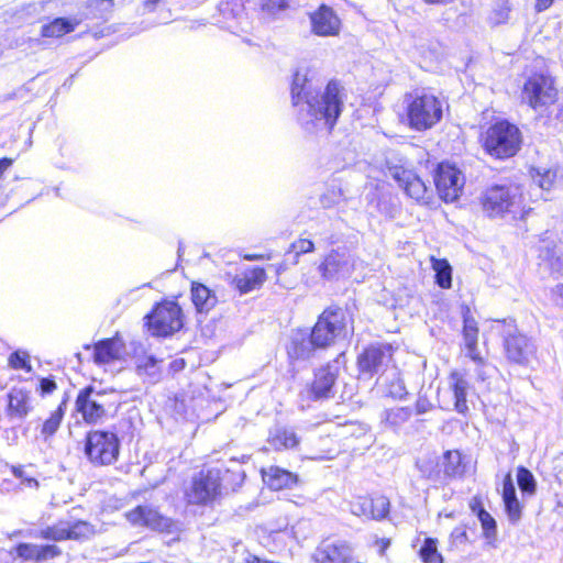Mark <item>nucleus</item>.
I'll return each instance as SVG.
<instances>
[{
    "instance_id": "15",
    "label": "nucleus",
    "mask_w": 563,
    "mask_h": 563,
    "mask_svg": "<svg viewBox=\"0 0 563 563\" xmlns=\"http://www.w3.org/2000/svg\"><path fill=\"white\" fill-rule=\"evenodd\" d=\"M390 503L385 496L357 497L350 503V511L367 520H383L389 514Z\"/></svg>"
},
{
    "instance_id": "41",
    "label": "nucleus",
    "mask_w": 563,
    "mask_h": 563,
    "mask_svg": "<svg viewBox=\"0 0 563 563\" xmlns=\"http://www.w3.org/2000/svg\"><path fill=\"white\" fill-rule=\"evenodd\" d=\"M416 465L424 478L437 479L440 474L438 462L433 457L419 459Z\"/></svg>"
},
{
    "instance_id": "13",
    "label": "nucleus",
    "mask_w": 563,
    "mask_h": 563,
    "mask_svg": "<svg viewBox=\"0 0 563 563\" xmlns=\"http://www.w3.org/2000/svg\"><path fill=\"white\" fill-rule=\"evenodd\" d=\"M354 265V256L345 247H338L324 257L318 266V271L322 278L334 280L350 276Z\"/></svg>"
},
{
    "instance_id": "49",
    "label": "nucleus",
    "mask_w": 563,
    "mask_h": 563,
    "mask_svg": "<svg viewBox=\"0 0 563 563\" xmlns=\"http://www.w3.org/2000/svg\"><path fill=\"white\" fill-rule=\"evenodd\" d=\"M388 395L395 399H402L407 395L404 382L399 378L393 380L388 387Z\"/></svg>"
},
{
    "instance_id": "43",
    "label": "nucleus",
    "mask_w": 563,
    "mask_h": 563,
    "mask_svg": "<svg viewBox=\"0 0 563 563\" xmlns=\"http://www.w3.org/2000/svg\"><path fill=\"white\" fill-rule=\"evenodd\" d=\"M314 251V243L308 239H299L290 245L288 255L294 256L292 264L298 263V257L301 254L311 253Z\"/></svg>"
},
{
    "instance_id": "26",
    "label": "nucleus",
    "mask_w": 563,
    "mask_h": 563,
    "mask_svg": "<svg viewBox=\"0 0 563 563\" xmlns=\"http://www.w3.org/2000/svg\"><path fill=\"white\" fill-rule=\"evenodd\" d=\"M449 384L454 396V409L459 413L465 415L468 411L466 401L467 390L470 389L468 382L462 373L454 371L450 374Z\"/></svg>"
},
{
    "instance_id": "32",
    "label": "nucleus",
    "mask_w": 563,
    "mask_h": 563,
    "mask_svg": "<svg viewBox=\"0 0 563 563\" xmlns=\"http://www.w3.org/2000/svg\"><path fill=\"white\" fill-rule=\"evenodd\" d=\"M432 268L435 273V283L443 289L452 286V267L446 260L431 257Z\"/></svg>"
},
{
    "instance_id": "44",
    "label": "nucleus",
    "mask_w": 563,
    "mask_h": 563,
    "mask_svg": "<svg viewBox=\"0 0 563 563\" xmlns=\"http://www.w3.org/2000/svg\"><path fill=\"white\" fill-rule=\"evenodd\" d=\"M463 323L464 342H470V344L472 345L474 341H477L478 338L477 322L467 312L463 317Z\"/></svg>"
},
{
    "instance_id": "9",
    "label": "nucleus",
    "mask_w": 563,
    "mask_h": 563,
    "mask_svg": "<svg viewBox=\"0 0 563 563\" xmlns=\"http://www.w3.org/2000/svg\"><path fill=\"white\" fill-rule=\"evenodd\" d=\"M559 91L551 75L533 74L529 76L521 90L522 102L534 111L542 112L558 101Z\"/></svg>"
},
{
    "instance_id": "4",
    "label": "nucleus",
    "mask_w": 563,
    "mask_h": 563,
    "mask_svg": "<svg viewBox=\"0 0 563 563\" xmlns=\"http://www.w3.org/2000/svg\"><path fill=\"white\" fill-rule=\"evenodd\" d=\"M521 132L508 121H498L482 134L485 152L492 157L505 159L512 157L520 150Z\"/></svg>"
},
{
    "instance_id": "36",
    "label": "nucleus",
    "mask_w": 563,
    "mask_h": 563,
    "mask_svg": "<svg viewBox=\"0 0 563 563\" xmlns=\"http://www.w3.org/2000/svg\"><path fill=\"white\" fill-rule=\"evenodd\" d=\"M471 508L474 512L477 514L478 520L481 521L482 528L484 530V534L486 538H489L490 536H494L496 533V521L490 516L489 512H487L482 506L481 503L476 499H474L471 503Z\"/></svg>"
},
{
    "instance_id": "48",
    "label": "nucleus",
    "mask_w": 563,
    "mask_h": 563,
    "mask_svg": "<svg viewBox=\"0 0 563 563\" xmlns=\"http://www.w3.org/2000/svg\"><path fill=\"white\" fill-rule=\"evenodd\" d=\"M506 512L511 522H517L521 517V506L518 499L504 501Z\"/></svg>"
},
{
    "instance_id": "25",
    "label": "nucleus",
    "mask_w": 563,
    "mask_h": 563,
    "mask_svg": "<svg viewBox=\"0 0 563 563\" xmlns=\"http://www.w3.org/2000/svg\"><path fill=\"white\" fill-rule=\"evenodd\" d=\"M264 483L273 490L290 488L297 481V476L278 466H269L262 470Z\"/></svg>"
},
{
    "instance_id": "35",
    "label": "nucleus",
    "mask_w": 563,
    "mask_h": 563,
    "mask_svg": "<svg viewBox=\"0 0 563 563\" xmlns=\"http://www.w3.org/2000/svg\"><path fill=\"white\" fill-rule=\"evenodd\" d=\"M412 416L409 407H396L385 411L384 421L389 427L397 429L405 424Z\"/></svg>"
},
{
    "instance_id": "50",
    "label": "nucleus",
    "mask_w": 563,
    "mask_h": 563,
    "mask_svg": "<svg viewBox=\"0 0 563 563\" xmlns=\"http://www.w3.org/2000/svg\"><path fill=\"white\" fill-rule=\"evenodd\" d=\"M518 499L516 488L510 474H507L503 485V501Z\"/></svg>"
},
{
    "instance_id": "54",
    "label": "nucleus",
    "mask_w": 563,
    "mask_h": 563,
    "mask_svg": "<svg viewBox=\"0 0 563 563\" xmlns=\"http://www.w3.org/2000/svg\"><path fill=\"white\" fill-rule=\"evenodd\" d=\"M465 347L467 350V356L471 357L476 363H482V357L477 350V341L471 345L470 342H465Z\"/></svg>"
},
{
    "instance_id": "1",
    "label": "nucleus",
    "mask_w": 563,
    "mask_h": 563,
    "mask_svg": "<svg viewBox=\"0 0 563 563\" xmlns=\"http://www.w3.org/2000/svg\"><path fill=\"white\" fill-rule=\"evenodd\" d=\"M344 88L331 80L322 92L308 70H298L291 84V101L297 109V120L308 133H329L344 107Z\"/></svg>"
},
{
    "instance_id": "14",
    "label": "nucleus",
    "mask_w": 563,
    "mask_h": 563,
    "mask_svg": "<svg viewBox=\"0 0 563 563\" xmlns=\"http://www.w3.org/2000/svg\"><path fill=\"white\" fill-rule=\"evenodd\" d=\"M352 545L344 540H323L314 552L317 563H354Z\"/></svg>"
},
{
    "instance_id": "60",
    "label": "nucleus",
    "mask_w": 563,
    "mask_h": 563,
    "mask_svg": "<svg viewBox=\"0 0 563 563\" xmlns=\"http://www.w3.org/2000/svg\"><path fill=\"white\" fill-rule=\"evenodd\" d=\"M551 266L553 269L561 272L563 271V258L558 256L553 262H551Z\"/></svg>"
},
{
    "instance_id": "33",
    "label": "nucleus",
    "mask_w": 563,
    "mask_h": 563,
    "mask_svg": "<svg viewBox=\"0 0 563 563\" xmlns=\"http://www.w3.org/2000/svg\"><path fill=\"white\" fill-rule=\"evenodd\" d=\"M67 407V399H63L57 409L44 421L41 433L45 439L52 437L58 430Z\"/></svg>"
},
{
    "instance_id": "6",
    "label": "nucleus",
    "mask_w": 563,
    "mask_h": 563,
    "mask_svg": "<svg viewBox=\"0 0 563 563\" xmlns=\"http://www.w3.org/2000/svg\"><path fill=\"white\" fill-rule=\"evenodd\" d=\"M85 455L95 466L115 463L120 454V440L115 432L108 430L89 431L85 439Z\"/></svg>"
},
{
    "instance_id": "18",
    "label": "nucleus",
    "mask_w": 563,
    "mask_h": 563,
    "mask_svg": "<svg viewBox=\"0 0 563 563\" xmlns=\"http://www.w3.org/2000/svg\"><path fill=\"white\" fill-rule=\"evenodd\" d=\"M317 350L320 349L314 345L311 333L302 329L294 330L286 345L287 355L291 362L307 361Z\"/></svg>"
},
{
    "instance_id": "57",
    "label": "nucleus",
    "mask_w": 563,
    "mask_h": 563,
    "mask_svg": "<svg viewBox=\"0 0 563 563\" xmlns=\"http://www.w3.org/2000/svg\"><path fill=\"white\" fill-rule=\"evenodd\" d=\"M163 0H144L143 8L146 12H153Z\"/></svg>"
},
{
    "instance_id": "34",
    "label": "nucleus",
    "mask_w": 563,
    "mask_h": 563,
    "mask_svg": "<svg viewBox=\"0 0 563 563\" xmlns=\"http://www.w3.org/2000/svg\"><path fill=\"white\" fill-rule=\"evenodd\" d=\"M444 474L448 477L461 476L464 473L462 456L459 451H446L443 455Z\"/></svg>"
},
{
    "instance_id": "5",
    "label": "nucleus",
    "mask_w": 563,
    "mask_h": 563,
    "mask_svg": "<svg viewBox=\"0 0 563 563\" xmlns=\"http://www.w3.org/2000/svg\"><path fill=\"white\" fill-rule=\"evenodd\" d=\"M483 212L489 218L516 217L521 211L522 197L518 187L512 185H494L481 197Z\"/></svg>"
},
{
    "instance_id": "37",
    "label": "nucleus",
    "mask_w": 563,
    "mask_h": 563,
    "mask_svg": "<svg viewBox=\"0 0 563 563\" xmlns=\"http://www.w3.org/2000/svg\"><path fill=\"white\" fill-rule=\"evenodd\" d=\"M68 539L71 540H86L95 534V527L87 521L78 520L75 522H67Z\"/></svg>"
},
{
    "instance_id": "17",
    "label": "nucleus",
    "mask_w": 563,
    "mask_h": 563,
    "mask_svg": "<svg viewBox=\"0 0 563 563\" xmlns=\"http://www.w3.org/2000/svg\"><path fill=\"white\" fill-rule=\"evenodd\" d=\"M311 31L318 36H335L340 33L341 20L334 10L321 4L314 12L310 13Z\"/></svg>"
},
{
    "instance_id": "8",
    "label": "nucleus",
    "mask_w": 563,
    "mask_h": 563,
    "mask_svg": "<svg viewBox=\"0 0 563 563\" xmlns=\"http://www.w3.org/2000/svg\"><path fill=\"white\" fill-rule=\"evenodd\" d=\"M147 331L157 338H167L178 332L184 325V316L179 305L164 300L154 306L144 318Z\"/></svg>"
},
{
    "instance_id": "7",
    "label": "nucleus",
    "mask_w": 563,
    "mask_h": 563,
    "mask_svg": "<svg viewBox=\"0 0 563 563\" xmlns=\"http://www.w3.org/2000/svg\"><path fill=\"white\" fill-rule=\"evenodd\" d=\"M114 397L113 391L97 390L92 386H87L77 395L76 411L81 415L86 423L101 422L108 416L109 410L114 408Z\"/></svg>"
},
{
    "instance_id": "45",
    "label": "nucleus",
    "mask_w": 563,
    "mask_h": 563,
    "mask_svg": "<svg viewBox=\"0 0 563 563\" xmlns=\"http://www.w3.org/2000/svg\"><path fill=\"white\" fill-rule=\"evenodd\" d=\"M556 178V172L553 169H547L543 173H539L537 177H534V181L538 184V186L544 190H549Z\"/></svg>"
},
{
    "instance_id": "10",
    "label": "nucleus",
    "mask_w": 563,
    "mask_h": 563,
    "mask_svg": "<svg viewBox=\"0 0 563 563\" xmlns=\"http://www.w3.org/2000/svg\"><path fill=\"white\" fill-rule=\"evenodd\" d=\"M222 471L218 467L201 470L185 489V497L192 505H208L221 493Z\"/></svg>"
},
{
    "instance_id": "56",
    "label": "nucleus",
    "mask_w": 563,
    "mask_h": 563,
    "mask_svg": "<svg viewBox=\"0 0 563 563\" xmlns=\"http://www.w3.org/2000/svg\"><path fill=\"white\" fill-rule=\"evenodd\" d=\"M185 366H186V362L184 358H176L170 362L169 369L173 373H178V372L183 371L185 368Z\"/></svg>"
},
{
    "instance_id": "27",
    "label": "nucleus",
    "mask_w": 563,
    "mask_h": 563,
    "mask_svg": "<svg viewBox=\"0 0 563 563\" xmlns=\"http://www.w3.org/2000/svg\"><path fill=\"white\" fill-rule=\"evenodd\" d=\"M266 279L264 268L255 267L233 278V284L241 294H246L260 287Z\"/></svg>"
},
{
    "instance_id": "46",
    "label": "nucleus",
    "mask_w": 563,
    "mask_h": 563,
    "mask_svg": "<svg viewBox=\"0 0 563 563\" xmlns=\"http://www.w3.org/2000/svg\"><path fill=\"white\" fill-rule=\"evenodd\" d=\"M27 358L29 355L26 353L14 352L9 357V364L15 369H25L26 372H30L32 367L29 364Z\"/></svg>"
},
{
    "instance_id": "63",
    "label": "nucleus",
    "mask_w": 563,
    "mask_h": 563,
    "mask_svg": "<svg viewBox=\"0 0 563 563\" xmlns=\"http://www.w3.org/2000/svg\"><path fill=\"white\" fill-rule=\"evenodd\" d=\"M555 119L563 123V104H559Z\"/></svg>"
},
{
    "instance_id": "55",
    "label": "nucleus",
    "mask_w": 563,
    "mask_h": 563,
    "mask_svg": "<svg viewBox=\"0 0 563 563\" xmlns=\"http://www.w3.org/2000/svg\"><path fill=\"white\" fill-rule=\"evenodd\" d=\"M552 300L555 305L563 307V284H559L552 289Z\"/></svg>"
},
{
    "instance_id": "51",
    "label": "nucleus",
    "mask_w": 563,
    "mask_h": 563,
    "mask_svg": "<svg viewBox=\"0 0 563 563\" xmlns=\"http://www.w3.org/2000/svg\"><path fill=\"white\" fill-rule=\"evenodd\" d=\"M13 473L18 478L21 479V483L27 487H36L38 485L37 481L33 477L27 476L22 467H14Z\"/></svg>"
},
{
    "instance_id": "62",
    "label": "nucleus",
    "mask_w": 563,
    "mask_h": 563,
    "mask_svg": "<svg viewBox=\"0 0 563 563\" xmlns=\"http://www.w3.org/2000/svg\"><path fill=\"white\" fill-rule=\"evenodd\" d=\"M422 1L428 4L442 5V4L449 3L451 0H422Z\"/></svg>"
},
{
    "instance_id": "61",
    "label": "nucleus",
    "mask_w": 563,
    "mask_h": 563,
    "mask_svg": "<svg viewBox=\"0 0 563 563\" xmlns=\"http://www.w3.org/2000/svg\"><path fill=\"white\" fill-rule=\"evenodd\" d=\"M322 240L329 244V245H332V244H335L339 242V236L336 234H329V235H324L322 238Z\"/></svg>"
},
{
    "instance_id": "29",
    "label": "nucleus",
    "mask_w": 563,
    "mask_h": 563,
    "mask_svg": "<svg viewBox=\"0 0 563 563\" xmlns=\"http://www.w3.org/2000/svg\"><path fill=\"white\" fill-rule=\"evenodd\" d=\"M267 441L275 450L292 449L299 443L296 433L285 427L271 429Z\"/></svg>"
},
{
    "instance_id": "52",
    "label": "nucleus",
    "mask_w": 563,
    "mask_h": 563,
    "mask_svg": "<svg viewBox=\"0 0 563 563\" xmlns=\"http://www.w3.org/2000/svg\"><path fill=\"white\" fill-rule=\"evenodd\" d=\"M433 408V405L426 396H419L416 401V413L423 415L430 411Z\"/></svg>"
},
{
    "instance_id": "22",
    "label": "nucleus",
    "mask_w": 563,
    "mask_h": 563,
    "mask_svg": "<svg viewBox=\"0 0 563 563\" xmlns=\"http://www.w3.org/2000/svg\"><path fill=\"white\" fill-rule=\"evenodd\" d=\"M339 367L336 365L323 366L314 374L311 385V394L313 398H329L333 396V386L336 380Z\"/></svg>"
},
{
    "instance_id": "42",
    "label": "nucleus",
    "mask_w": 563,
    "mask_h": 563,
    "mask_svg": "<svg viewBox=\"0 0 563 563\" xmlns=\"http://www.w3.org/2000/svg\"><path fill=\"white\" fill-rule=\"evenodd\" d=\"M137 372L141 375H147L153 382L159 377L157 361L154 356H146L137 363Z\"/></svg>"
},
{
    "instance_id": "53",
    "label": "nucleus",
    "mask_w": 563,
    "mask_h": 563,
    "mask_svg": "<svg viewBox=\"0 0 563 563\" xmlns=\"http://www.w3.org/2000/svg\"><path fill=\"white\" fill-rule=\"evenodd\" d=\"M56 389V383L51 378H42L40 380V390L43 396L53 393Z\"/></svg>"
},
{
    "instance_id": "64",
    "label": "nucleus",
    "mask_w": 563,
    "mask_h": 563,
    "mask_svg": "<svg viewBox=\"0 0 563 563\" xmlns=\"http://www.w3.org/2000/svg\"><path fill=\"white\" fill-rule=\"evenodd\" d=\"M245 258L249 261H256V260H263V255H245Z\"/></svg>"
},
{
    "instance_id": "59",
    "label": "nucleus",
    "mask_w": 563,
    "mask_h": 563,
    "mask_svg": "<svg viewBox=\"0 0 563 563\" xmlns=\"http://www.w3.org/2000/svg\"><path fill=\"white\" fill-rule=\"evenodd\" d=\"M553 0H537L536 8L539 12L547 10L551 4Z\"/></svg>"
},
{
    "instance_id": "12",
    "label": "nucleus",
    "mask_w": 563,
    "mask_h": 563,
    "mask_svg": "<svg viewBox=\"0 0 563 563\" xmlns=\"http://www.w3.org/2000/svg\"><path fill=\"white\" fill-rule=\"evenodd\" d=\"M434 185L438 194L445 202L455 201L462 192L464 177L460 169L449 163L438 165L434 174Z\"/></svg>"
},
{
    "instance_id": "19",
    "label": "nucleus",
    "mask_w": 563,
    "mask_h": 563,
    "mask_svg": "<svg viewBox=\"0 0 563 563\" xmlns=\"http://www.w3.org/2000/svg\"><path fill=\"white\" fill-rule=\"evenodd\" d=\"M505 351L509 361L526 365L533 357L536 346L528 336L514 333L505 339Z\"/></svg>"
},
{
    "instance_id": "47",
    "label": "nucleus",
    "mask_w": 563,
    "mask_h": 563,
    "mask_svg": "<svg viewBox=\"0 0 563 563\" xmlns=\"http://www.w3.org/2000/svg\"><path fill=\"white\" fill-rule=\"evenodd\" d=\"M468 541L466 530L462 527H456L453 529L450 536L451 547L460 548L465 545Z\"/></svg>"
},
{
    "instance_id": "3",
    "label": "nucleus",
    "mask_w": 563,
    "mask_h": 563,
    "mask_svg": "<svg viewBox=\"0 0 563 563\" xmlns=\"http://www.w3.org/2000/svg\"><path fill=\"white\" fill-rule=\"evenodd\" d=\"M352 332L353 327L347 313L340 307L327 308L310 330L313 343L320 350L345 340Z\"/></svg>"
},
{
    "instance_id": "38",
    "label": "nucleus",
    "mask_w": 563,
    "mask_h": 563,
    "mask_svg": "<svg viewBox=\"0 0 563 563\" xmlns=\"http://www.w3.org/2000/svg\"><path fill=\"white\" fill-rule=\"evenodd\" d=\"M424 563H443L442 555L438 552L437 540L427 538L419 551Z\"/></svg>"
},
{
    "instance_id": "2",
    "label": "nucleus",
    "mask_w": 563,
    "mask_h": 563,
    "mask_svg": "<svg viewBox=\"0 0 563 563\" xmlns=\"http://www.w3.org/2000/svg\"><path fill=\"white\" fill-rule=\"evenodd\" d=\"M404 104L408 126L417 132L433 128L443 117L444 102L426 89L406 93Z\"/></svg>"
},
{
    "instance_id": "21",
    "label": "nucleus",
    "mask_w": 563,
    "mask_h": 563,
    "mask_svg": "<svg viewBox=\"0 0 563 563\" xmlns=\"http://www.w3.org/2000/svg\"><path fill=\"white\" fill-rule=\"evenodd\" d=\"M31 391L24 388L13 387L8 394L5 413L10 420L22 421L32 410Z\"/></svg>"
},
{
    "instance_id": "40",
    "label": "nucleus",
    "mask_w": 563,
    "mask_h": 563,
    "mask_svg": "<svg viewBox=\"0 0 563 563\" xmlns=\"http://www.w3.org/2000/svg\"><path fill=\"white\" fill-rule=\"evenodd\" d=\"M517 482L519 488L527 494H533L536 492V479L532 473L523 467L520 466L517 470Z\"/></svg>"
},
{
    "instance_id": "11",
    "label": "nucleus",
    "mask_w": 563,
    "mask_h": 563,
    "mask_svg": "<svg viewBox=\"0 0 563 563\" xmlns=\"http://www.w3.org/2000/svg\"><path fill=\"white\" fill-rule=\"evenodd\" d=\"M393 350L388 344H373L357 357L360 374L365 378L383 374L391 362Z\"/></svg>"
},
{
    "instance_id": "20",
    "label": "nucleus",
    "mask_w": 563,
    "mask_h": 563,
    "mask_svg": "<svg viewBox=\"0 0 563 563\" xmlns=\"http://www.w3.org/2000/svg\"><path fill=\"white\" fill-rule=\"evenodd\" d=\"M126 519L134 526H144L153 530L162 531L169 527V520L148 505L137 506L126 512Z\"/></svg>"
},
{
    "instance_id": "28",
    "label": "nucleus",
    "mask_w": 563,
    "mask_h": 563,
    "mask_svg": "<svg viewBox=\"0 0 563 563\" xmlns=\"http://www.w3.org/2000/svg\"><path fill=\"white\" fill-rule=\"evenodd\" d=\"M78 24L77 19L56 18L42 26L41 34L43 37L58 38L73 32Z\"/></svg>"
},
{
    "instance_id": "39",
    "label": "nucleus",
    "mask_w": 563,
    "mask_h": 563,
    "mask_svg": "<svg viewBox=\"0 0 563 563\" xmlns=\"http://www.w3.org/2000/svg\"><path fill=\"white\" fill-rule=\"evenodd\" d=\"M38 537L53 541L68 540L69 534L67 533V522L59 521L54 526L42 529L38 532Z\"/></svg>"
},
{
    "instance_id": "31",
    "label": "nucleus",
    "mask_w": 563,
    "mask_h": 563,
    "mask_svg": "<svg viewBox=\"0 0 563 563\" xmlns=\"http://www.w3.org/2000/svg\"><path fill=\"white\" fill-rule=\"evenodd\" d=\"M245 460H249V457L245 455L241 457V461L231 459L232 466L225 468V472L222 475V478L225 481H222V483H225V485L230 486L232 489L241 486L245 477V473L241 467V463H243Z\"/></svg>"
},
{
    "instance_id": "23",
    "label": "nucleus",
    "mask_w": 563,
    "mask_h": 563,
    "mask_svg": "<svg viewBox=\"0 0 563 563\" xmlns=\"http://www.w3.org/2000/svg\"><path fill=\"white\" fill-rule=\"evenodd\" d=\"M123 349L124 343L119 336L100 340L93 344V362L104 365L120 360Z\"/></svg>"
},
{
    "instance_id": "24",
    "label": "nucleus",
    "mask_w": 563,
    "mask_h": 563,
    "mask_svg": "<svg viewBox=\"0 0 563 563\" xmlns=\"http://www.w3.org/2000/svg\"><path fill=\"white\" fill-rule=\"evenodd\" d=\"M16 555L25 561L43 562L58 556L62 551L55 544L20 543Z\"/></svg>"
},
{
    "instance_id": "58",
    "label": "nucleus",
    "mask_w": 563,
    "mask_h": 563,
    "mask_svg": "<svg viewBox=\"0 0 563 563\" xmlns=\"http://www.w3.org/2000/svg\"><path fill=\"white\" fill-rule=\"evenodd\" d=\"M389 544H390L389 539L382 538V539L376 540V545L378 547L380 554H383L386 551V549L389 547Z\"/></svg>"
},
{
    "instance_id": "30",
    "label": "nucleus",
    "mask_w": 563,
    "mask_h": 563,
    "mask_svg": "<svg viewBox=\"0 0 563 563\" xmlns=\"http://www.w3.org/2000/svg\"><path fill=\"white\" fill-rule=\"evenodd\" d=\"M191 300L199 312L209 311L217 302L216 296L202 284H192Z\"/></svg>"
},
{
    "instance_id": "16",
    "label": "nucleus",
    "mask_w": 563,
    "mask_h": 563,
    "mask_svg": "<svg viewBox=\"0 0 563 563\" xmlns=\"http://www.w3.org/2000/svg\"><path fill=\"white\" fill-rule=\"evenodd\" d=\"M386 176L393 178L412 199L420 201L426 198L427 186L411 169L401 165H388Z\"/></svg>"
}]
</instances>
